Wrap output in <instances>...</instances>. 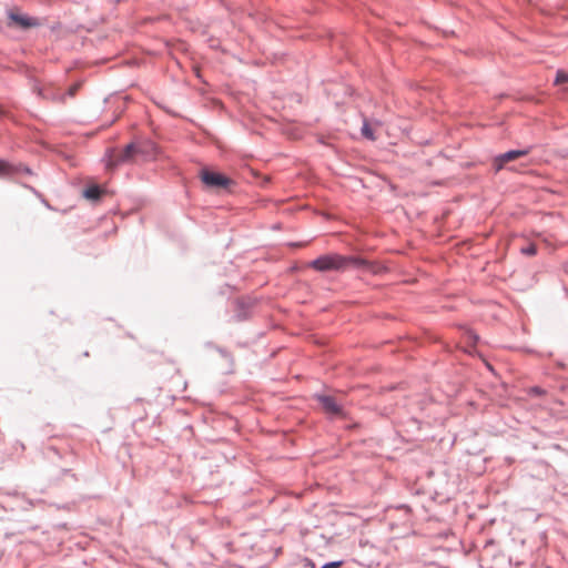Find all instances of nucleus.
Segmentation results:
<instances>
[{
	"label": "nucleus",
	"instance_id": "6e6552de",
	"mask_svg": "<svg viewBox=\"0 0 568 568\" xmlns=\"http://www.w3.org/2000/svg\"><path fill=\"white\" fill-rule=\"evenodd\" d=\"M103 191L98 185H91L83 191V196L90 201H97L101 197Z\"/></svg>",
	"mask_w": 568,
	"mask_h": 568
},
{
	"label": "nucleus",
	"instance_id": "ddd939ff",
	"mask_svg": "<svg viewBox=\"0 0 568 568\" xmlns=\"http://www.w3.org/2000/svg\"><path fill=\"white\" fill-rule=\"evenodd\" d=\"M530 393L535 395H542L545 392L539 387H534L530 389Z\"/></svg>",
	"mask_w": 568,
	"mask_h": 568
},
{
	"label": "nucleus",
	"instance_id": "f8f14e48",
	"mask_svg": "<svg viewBox=\"0 0 568 568\" xmlns=\"http://www.w3.org/2000/svg\"><path fill=\"white\" fill-rule=\"evenodd\" d=\"M342 564H343L342 561H332V562L325 564L321 568H339L342 566Z\"/></svg>",
	"mask_w": 568,
	"mask_h": 568
},
{
	"label": "nucleus",
	"instance_id": "423d86ee",
	"mask_svg": "<svg viewBox=\"0 0 568 568\" xmlns=\"http://www.w3.org/2000/svg\"><path fill=\"white\" fill-rule=\"evenodd\" d=\"M318 402L321 403L323 409L331 415H339L342 413L341 406L336 403V400L331 396H318Z\"/></svg>",
	"mask_w": 568,
	"mask_h": 568
},
{
	"label": "nucleus",
	"instance_id": "9b49d317",
	"mask_svg": "<svg viewBox=\"0 0 568 568\" xmlns=\"http://www.w3.org/2000/svg\"><path fill=\"white\" fill-rule=\"evenodd\" d=\"M520 252L523 254L534 256L537 253V246L531 243V244L527 245L526 247H521Z\"/></svg>",
	"mask_w": 568,
	"mask_h": 568
},
{
	"label": "nucleus",
	"instance_id": "20e7f679",
	"mask_svg": "<svg viewBox=\"0 0 568 568\" xmlns=\"http://www.w3.org/2000/svg\"><path fill=\"white\" fill-rule=\"evenodd\" d=\"M528 154V150H516V151H508L504 154H500L495 158L494 160V166L496 171H500L506 163L515 161L519 159L520 156H525Z\"/></svg>",
	"mask_w": 568,
	"mask_h": 568
},
{
	"label": "nucleus",
	"instance_id": "f03ea898",
	"mask_svg": "<svg viewBox=\"0 0 568 568\" xmlns=\"http://www.w3.org/2000/svg\"><path fill=\"white\" fill-rule=\"evenodd\" d=\"M367 265L368 262L366 260L354 256H343L339 254L322 255L310 264L311 267L320 272L342 271L349 266L364 267Z\"/></svg>",
	"mask_w": 568,
	"mask_h": 568
},
{
	"label": "nucleus",
	"instance_id": "9d476101",
	"mask_svg": "<svg viewBox=\"0 0 568 568\" xmlns=\"http://www.w3.org/2000/svg\"><path fill=\"white\" fill-rule=\"evenodd\" d=\"M564 83H568V72L564 70H558L555 79V84L560 85Z\"/></svg>",
	"mask_w": 568,
	"mask_h": 568
},
{
	"label": "nucleus",
	"instance_id": "39448f33",
	"mask_svg": "<svg viewBox=\"0 0 568 568\" xmlns=\"http://www.w3.org/2000/svg\"><path fill=\"white\" fill-rule=\"evenodd\" d=\"M9 19L11 23L18 26L21 29H29L38 26V21L36 19L14 12L9 14Z\"/></svg>",
	"mask_w": 568,
	"mask_h": 568
},
{
	"label": "nucleus",
	"instance_id": "7ed1b4c3",
	"mask_svg": "<svg viewBox=\"0 0 568 568\" xmlns=\"http://www.w3.org/2000/svg\"><path fill=\"white\" fill-rule=\"evenodd\" d=\"M201 179L204 184L212 187H226L231 183L226 176L211 171H203Z\"/></svg>",
	"mask_w": 568,
	"mask_h": 568
},
{
	"label": "nucleus",
	"instance_id": "f257e3e1",
	"mask_svg": "<svg viewBox=\"0 0 568 568\" xmlns=\"http://www.w3.org/2000/svg\"><path fill=\"white\" fill-rule=\"evenodd\" d=\"M158 148L152 141H141L128 144L123 150L113 149L108 155V168L113 169L125 163H138L153 160Z\"/></svg>",
	"mask_w": 568,
	"mask_h": 568
},
{
	"label": "nucleus",
	"instance_id": "2eb2a0df",
	"mask_svg": "<svg viewBox=\"0 0 568 568\" xmlns=\"http://www.w3.org/2000/svg\"><path fill=\"white\" fill-rule=\"evenodd\" d=\"M468 338L469 341H471L473 343H476L477 342V336L473 333H468Z\"/></svg>",
	"mask_w": 568,
	"mask_h": 568
},
{
	"label": "nucleus",
	"instance_id": "0eeeda50",
	"mask_svg": "<svg viewBox=\"0 0 568 568\" xmlns=\"http://www.w3.org/2000/svg\"><path fill=\"white\" fill-rule=\"evenodd\" d=\"M18 172L19 169L14 164L0 159V179L11 178Z\"/></svg>",
	"mask_w": 568,
	"mask_h": 568
},
{
	"label": "nucleus",
	"instance_id": "4468645a",
	"mask_svg": "<svg viewBox=\"0 0 568 568\" xmlns=\"http://www.w3.org/2000/svg\"><path fill=\"white\" fill-rule=\"evenodd\" d=\"M78 90V85H72L70 89H69V94L72 97L75 94Z\"/></svg>",
	"mask_w": 568,
	"mask_h": 568
},
{
	"label": "nucleus",
	"instance_id": "1a4fd4ad",
	"mask_svg": "<svg viewBox=\"0 0 568 568\" xmlns=\"http://www.w3.org/2000/svg\"><path fill=\"white\" fill-rule=\"evenodd\" d=\"M362 134L368 140H375L372 125L365 120L362 126Z\"/></svg>",
	"mask_w": 568,
	"mask_h": 568
}]
</instances>
